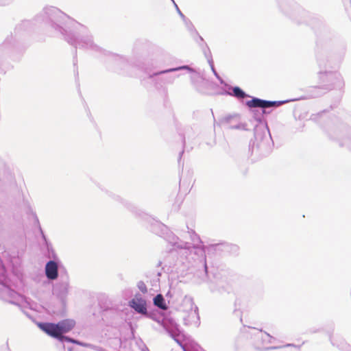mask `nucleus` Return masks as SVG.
Masks as SVG:
<instances>
[{
	"label": "nucleus",
	"mask_w": 351,
	"mask_h": 351,
	"mask_svg": "<svg viewBox=\"0 0 351 351\" xmlns=\"http://www.w3.org/2000/svg\"><path fill=\"white\" fill-rule=\"evenodd\" d=\"M133 311L142 317L150 318L158 323L182 348L183 351H195L197 350L196 345H189L185 335L173 319L162 313L158 314L151 312L149 310L147 301L138 293H136L135 297L133 298Z\"/></svg>",
	"instance_id": "f257e3e1"
},
{
	"label": "nucleus",
	"mask_w": 351,
	"mask_h": 351,
	"mask_svg": "<svg viewBox=\"0 0 351 351\" xmlns=\"http://www.w3.org/2000/svg\"><path fill=\"white\" fill-rule=\"evenodd\" d=\"M141 217L145 221V225L149 228L152 232L159 235L160 237H164L169 243L170 241H173V236L175 235L171 232L169 233V230L167 226L147 214H143Z\"/></svg>",
	"instance_id": "f03ea898"
},
{
	"label": "nucleus",
	"mask_w": 351,
	"mask_h": 351,
	"mask_svg": "<svg viewBox=\"0 0 351 351\" xmlns=\"http://www.w3.org/2000/svg\"><path fill=\"white\" fill-rule=\"evenodd\" d=\"M297 100L296 99H287L281 101H269L257 97H252L251 100L246 101V105L250 108H258L261 110L263 113H267L266 110L270 108H276L282 104L293 101Z\"/></svg>",
	"instance_id": "7ed1b4c3"
},
{
	"label": "nucleus",
	"mask_w": 351,
	"mask_h": 351,
	"mask_svg": "<svg viewBox=\"0 0 351 351\" xmlns=\"http://www.w3.org/2000/svg\"><path fill=\"white\" fill-rule=\"evenodd\" d=\"M332 137L335 138L341 147H344L351 151V129L343 125L335 132Z\"/></svg>",
	"instance_id": "20e7f679"
},
{
	"label": "nucleus",
	"mask_w": 351,
	"mask_h": 351,
	"mask_svg": "<svg viewBox=\"0 0 351 351\" xmlns=\"http://www.w3.org/2000/svg\"><path fill=\"white\" fill-rule=\"evenodd\" d=\"M187 229L189 230L188 233L190 236L191 240L193 242V243L178 241L179 239L176 236H173V241H170V243H171L173 246L182 249L189 250L191 247H193V248H197V245L199 243H201L200 238L193 230H190L189 227H187Z\"/></svg>",
	"instance_id": "39448f33"
},
{
	"label": "nucleus",
	"mask_w": 351,
	"mask_h": 351,
	"mask_svg": "<svg viewBox=\"0 0 351 351\" xmlns=\"http://www.w3.org/2000/svg\"><path fill=\"white\" fill-rule=\"evenodd\" d=\"M38 326L40 329L47 333L48 335L57 339H61L60 332L58 324L53 323H38Z\"/></svg>",
	"instance_id": "423d86ee"
},
{
	"label": "nucleus",
	"mask_w": 351,
	"mask_h": 351,
	"mask_svg": "<svg viewBox=\"0 0 351 351\" xmlns=\"http://www.w3.org/2000/svg\"><path fill=\"white\" fill-rule=\"evenodd\" d=\"M239 117L238 114L228 115L223 117L220 121L221 123L226 126L229 129H235L241 130H247V124L243 123H239L237 124H232V121L237 119Z\"/></svg>",
	"instance_id": "0eeeda50"
},
{
	"label": "nucleus",
	"mask_w": 351,
	"mask_h": 351,
	"mask_svg": "<svg viewBox=\"0 0 351 351\" xmlns=\"http://www.w3.org/2000/svg\"><path fill=\"white\" fill-rule=\"evenodd\" d=\"M255 142H254L252 151L254 152L255 147L257 149L264 148L268 143V138L264 132H259L258 129H255L254 132Z\"/></svg>",
	"instance_id": "6e6552de"
},
{
	"label": "nucleus",
	"mask_w": 351,
	"mask_h": 351,
	"mask_svg": "<svg viewBox=\"0 0 351 351\" xmlns=\"http://www.w3.org/2000/svg\"><path fill=\"white\" fill-rule=\"evenodd\" d=\"M202 51H203V53H204L205 57L206 58V59L208 60V62L211 68V70H212L213 74L217 78V80L220 82V83L221 84H224L223 80L219 75V74L217 73V72L216 71V70L215 69L213 60V58L211 56V52H210L207 45H205V46L202 48Z\"/></svg>",
	"instance_id": "1a4fd4ad"
},
{
	"label": "nucleus",
	"mask_w": 351,
	"mask_h": 351,
	"mask_svg": "<svg viewBox=\"0 0 351 351\" xmlns=\"http://www.w3.org/2000/svg\"><path fill=\"white\" fill-rule=\"evenodd\" d=\"M45 274L50 280H55L58 278V265L53 261H49L45 267Z\"/></svg>",
	"instance_id": "9d476101"
},
{
	"label": "nucleus",
	"mask_w": 351,
	"mask_h": 351,
	"mask_svg": "<svg viewBox=\"0 0 351 351\" xmlns=\"http://www.w3.org/2000/svg\"><path fill=\"white\" fill-rule=\"evenodd\" d=\"M327 76L329 79L335 80L332 88L339 89L343 88L345 83L343 77L339 73H328Z\"/></svg>",
	"instance_id": "9b49d317"
},
{
	"label": "nucleus",
	"mask_w": 351,
	"mask_h": 351,
	"mask_svg": "<svg viewBox=\"0 0 351 351\" xmlns=\"http://www.w3.org/2000/svg\"><path fill=\"white\" fill-rule=\"evenodd\" d=\"M75 323L72 320H63L58 323L61 337L62 334L68 332L74 327Z\"/></svg>",
	"instance_id": "f8f14e48"
},
{
	"label": "nucleus",
	"mask_w": 351,
	"mask_h": 351,
	"mask_svg": "<svg viewBox=\"0 0 351 351\" xmlns=\"http://www.w3.org/2000/svg\"><path fill=\"white\" fill-rule=\"evenodd\" d=\"M182 70H187L189 72H193L194 71V70L192 68H191L189 66H188V65H183V66H178V67L171 68V69L162 70V71H158V72H156V73H153L151 75V77H154V76H156V75H162V74H165V73H168L182 71Z\"/></svg>",
	"instance_id": "ddd939ff"
},
{
	"label": "nucleus",
	"mask_w": 351,
	"mask_h": 351,
	"mask_svg": "<svg viewBox=\"0 0 351 351\" xmlns=\"http://www.w3.org/2000/svg\"><path fill=\"white\" fill-rule=\"evenodd\" d=\"M183 21H184L187 29L189 32H191V33H194L196 36H197L198 40L199 41V45L200 46H202V49L205 46V45H206V43H204V40L203 38L198 34L194 25H193V23H191V21L190 20L185 18V20H183Z\"/></svg>",
	"instance_id": "4468645a"
},
{
	"label": "nucleus",
	"mask_w": 351,
	"mask_h": 351,
	"mask_svg": "<svg viewBox=\"0 0 351 351\" xmlns=\"http://www.w3.org/2000/svg\"><path fill=\"white\" fill-rule=\"evenodd\" d=\"M154 304L162 310H167L168 308L166 304L165 300L162 294H157L153 299Z\"/></svg>",
	"instance_id": "2eb2a0df"
},
{
	"label": "nucleus",
	"mask_w": 351,
	"mask_h": 351,
	"mask_svg": "<svg viewBox=\"0 0 351 351\" xmlns=\"http://www.w3.org/2000/svg\"><path fill=\"white\" fill-rule=\"evenodd\" d=\"M209 82L207 80L202 79L199 82L195 84V88L197 90L202 94H207L208 90H206V87L208 86Z\"/></svg>",
	"instance_id": "dca6fc26"
},
{
	"label": "nucleus",
	"mask_w": 351,
	"mask_h": 351,
	"mask_svg": "<svg viewBox=\"0 0 351 351\" xmlns=\"http://www.w3.org/2000/svg\"><path fill=\"white\" fill-rule=\"evenodd\" d=\"M231 95L238 98L243 99L247 97H250L245 92H244L240 87L234 86L232 88V93H230Z\"/></svg>",
	"instance_id": "f3484780"
},
{
	"label": "nucleus",
	"mask_w": 351,
	"mask_h": 351,
	"mask_svg": "<svg viewBox=\"0 0 351 351\" xmlns=\"http://www.w3.org/2000/svg\"><path fill=\"white\" fill-rule=\"evenodd\" d=\"M133 341H134L135 346L138 351H149L143 341L141 339L136 338L134 335Z\"/></svg>",
	"instance_id": "a211bd4d"
},
{
	"label": "nucleus",
	"mask_w": 351,
	"mask_h": 351,
	"mask_svg": "<svg viewBox=\"0 0 351 351\" xmlns=\"http://www.w3.org/2000/svg\"><path fill=\"white\" fill-rule=\"evenodd\" d=\"M183 302L184 304H186V306H188V309H186V311H191V312H193V300L191 299V298H185L183 301Z\"/></svg>",
	"instance_id": "6ab92c4d"
},
{
	"label": "nucleus",
	"mask_w": 351,
	"mask_h": 351,
	"mask_svg": "<svg viewBox=\"0 0 351 351\" xmlns=\"http://www.w3.org/2000/svg\"><path fill=\"white\" fill-rule=\"evenodd\" d=\"M137 287L138 289L143 293H145L147 292V286L145 284L144 282L143 281H139L138 283H137Z\"/></svg>",
	"instance_id": "aec40b11"
},
{
	"label": "nucleus",
	"mask_w": 351,
	"mask_h": 351,
	"mask_svg": "<svg viewBox=\"0 0 351 351\" xmlns=\"http://www.w3.org/2000/svg\"><path fill=\"white\" fill-rule=\"evenodd\" d=\"M253 113H254V119H255L258 122H261V121H262V119H263V114L264 113H263V112L259 113L258 110H253Z\"/></svg>",
	"instance_id": "412c9836"
},
{
	"label": "nucleus",
	"mask_w": 351,
	"mask_h": 351,
	"mask_svg": "<svg viewBox=\"0 0 351 351\" xmlns=\"http://www.w3.org/2000/svg\"><path fill=\"white\" fill-rule=\"evenodd\" d=\"M345 9L349 12L351 10V0H343Z\"/></svg>",
	"instance_id": "4be33fe9"
},
{
	"label": "nucleus",
	"mask_w": 351,
	"mask_h": 351,
	"mask_svg": "<svg viewBox=\"0 0 351 351\" xmlns=\"http://www.w3.org/2000/svg\"><path fill=\"white\" fill-rule=\"evenodd\" d=\"M176 7V9L177 10V12L178 13V14L180 16V17L182 18V20H185V18L186 16L182 14V12L180 11V10L179 9L178 6L177 5V4L175 3V1L173 0H171Z\"/></svg>",
	"instance_id": "5701e85b"
},
{
	"label": "nucleus",
	"mask_w": 351,
	"mask_h": 351,
	"mask_svg": "<svg viewBox=\"0 0 351 351\" xmlns=\"http://www.w3.org/2000/svg\"><path fill=\"white\" fill-rule=\"evenodd\" d=\"M175 80V77L168 76L165 79L166 83L172 84Z\"/></svg>",
	"instance_id": "b1692460"
},
{
	"label": "nucleus",
	"mask_w": 351,
	"mask_h": 351,
	"mask_svg": "<svg viewBox=\"0 0 351 351\" xmlns=\"http://www.w3.org/2000/svg\"><path fill=\"white\" fill-rule=\"evenodd\" d=\"M204 274L206 276H208V267H207L206 260H204Z\"/></svg>",
	"instance_id": "393cba45"
},
{
	"label": "nucleus",
	"mask_w": 351,
	"mask_h": 351,
	"mask_svg": "<svg viewBox=\"0 0 351 351\" xmlns=\"http://www.w3.org/2000/svg\"><path fill=\"white\" fill-rule=\"evenodd\" d=\"M230 247L231 248V250L234 252H237L238 250V246L236 245H230Z\"/></svg>",
	"instance_id": "a878e982"
},
{
	"label": "nucleus",
	"mask_w": 351,
	"mask_h": 351,
	"mask_svg": "<svg viewBox=\"0 0 351 351\" xmlns=\"http://www.w3.org/2000/svg\"><path fill=\"white\" fill-rule=\"evenodd\" d=\"M265 336L268 338V341L271 342V339H273V337L271 336L269 334L267 333L266 332H264Z\"/></svg>",
	"instance_id": "bb28decb"
},
{
	"label": "nucleus",
	"mask_w": 351,
	"mask_h": 351,
	"mask_svg": "<svg viewBox=\"0 0 351 351\" xmlns=\"http://www.w3.org/2000/svg\"><path fill=\"white\" fill-rule=\"evenodd\" d=\"M344 351H351V347L350 346H347Z\"/></svg>",
	"instance_id": "cd10ccee"
},
{
	"label": "nucleus",
	"mask_w": 351,
	"mask_h": 351,
	"mask_svg": "<svg viewBox=\"0 0 351 351\" xmlns=\"http://www.w3.org/2000/svg\"><path fill=\"white\" fill-rule=\"evenodd\" d=\"M162 265V262L161 261H159L157 263V267H161Z\"/></svg>",
	"instance_id": "c85d7f7f"
},
{
	"label": "nucleus",
	"mask_w": 351,
	"mask_h": 351,
	"mask_svg": "<svg viewBox=\"0 0 351 351\" xmlns=\"http://www.w3.org/2000/svg\"><path fill=\"white\" fill-rule=\"evenodd\" d=\"M212 247H215V248H217V247L219 246V244H214V245H210Z\"/></svg>",
	"instance_id": "c756f323"
},
{
	"label": "nucleus",
	"mask_w": 351,
	"mask_h": 351,
	"mask_svg": "<svg viewBox=\"0 0 351 351\" xmlns=\"http://www.w3.org/2000/svg\"><path fill=\"white\" fill-rule=\"evenodd\" d=\"M183 152H184V151L182 150V151L180 153L179 159H178L179 160H180V159H181V157H182V155Z\"/></svg>",
	"instance_id": "7c9ffc66"
},
{
	"label": "nucleus",
	"mask_w": 351,
	"mask_h": 351,
	"mask_svg": "<svg viewBox=\"0 0 351 351\" xmlns=\"http://www.w3.org/2000/svg\"><path fill=\"white\" fill-rule=\"evenodd\" d=\"M197 306H195V310L193 311V313L194 314H196L197 313Z\"/></svg>",
	"instance_id": "2f4dec72"
},
{
	"label": "nucleus",
	"mask_w": 351,
	"mask_h": 351,
	"mask_svg": "<svg viewBox=\"0 0 351 351\" xmlns=\"http://www.w3.org/2000/svg\"><path fill=\"white\" fill-rule=\"evenodd\" d=\"M161 274H162L161 271H158V273H157V276H158V277H159V276H161Z\"/></svg>",
	"instance_id": "473e14b6"
},
{
	"label": "nucleus",
	"mask_w": 351,
	"mask_h": 351,
	"mask_svg": "<svg viewBox=\"0 0 351 351\" xmlns=\"http://www.w3.org/2000/svg\"><path fill=\"white\" fill-rule=\"evenodd\" d=\"M202 253H204L205 252V247H204L203 249L202 250Z\"/></svg>",
	"instance_id": "72a5a7b5"
},
{
	"label": "nucleus",
	"mask_w": 351,
	"mask_h": 351,
	"mask_svg": "<svg viewBox=\"0 0 351 351\" xmlns=\"http://www.w3.org/2000/svg\"><path fill=\"white\" fill-rule=\"evenodd\" d=\"M286 346H293V344L289 343Z\"/></svg>",
	"instance_id": "f704fd0d"
},
{
	"label": "nucleus",
	"mask_w": 351,
	"mask_h": 351,
	"mask_svg": "<svg viewBox=\"0 0 351 351\" xmlns=\"http://www.w3.org/2000/svg\"><path fill=\"white\" fill-rule=\"evenodd\" d=\"M134 215H135L136 217H137V216L138 215V213H134Z\"/></svg>",
	"instance_id": "c9c22d12"
}]
</instances>
